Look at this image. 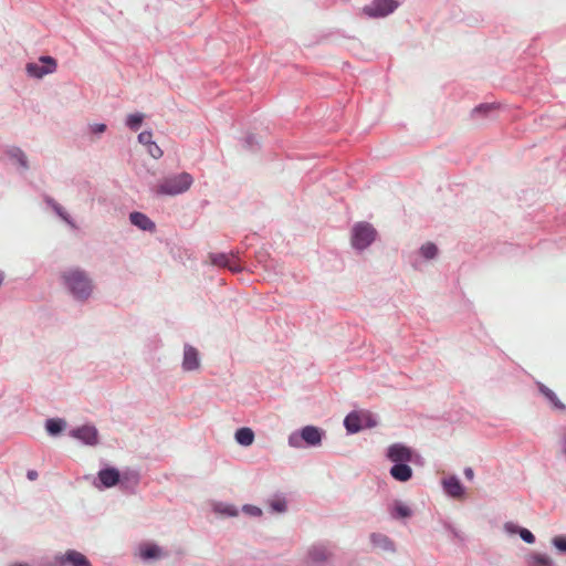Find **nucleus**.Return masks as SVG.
<instances>
[{
	"instance_id": "obj_8",
	"label": "nucleus",
	"mask_w": 566,
	"mask_h": 566,
	"mask_svg": "<svg viewBox=\"0 0 566 566\" xmlns=\"http://www.w3.org/2000/svg\"><path fill=\"white\" fill-rule=\"evenodd\" d=\"M71 434L82 440L84 443L94 446L97 443V430L92 426H83L71 432Z\"/></svg>"
},
{
	"instance_id": "obj_26",
	"label": "nucleus",
	"mask_w": 566,
	"mask_h": 566,
	"mask_svg": "<svg viewBox=\"0 0 566 566\" xmlns=\"http://www.w3.org/2000/svg\"><path fill=\"white\" fill-rule=\"evenodd\" d=\"M147 147H148V154L155 159L160 158L164 154L161 148L154 142L150 143L149 145H147Z\"/></svg>"
},
{
	"instance_id": "obj_12",
	"label": "nucleus",
	"mask_w": 566,
	"mask_h": 566,
	"mask_svg": "<svg viewBox=\"0 0 566 566\" xmlns=\"http://www.w3.org/2000/svg\"><path fill=\"white\" fill-rule=\"evenodd\" d=\"M198 350L192 346H186L184 352L182 366L186 370H195L199 367Z\"/></svg>"
},
{
	"instance_id": "obj_24",
	"label": "nucleus",
	"mask_w": 566,
	"mask_h": 566,
	"mask_svg": "<svg viewBox=\"0 0 566 566\" xmlns=\"http://www.w3.org/2000/svg\"><path fill=\"white\" fill-rule=\"evenodd\" d=\"M438 252L437 247L433 243H426L421 247V253L426 259H432Z\"/></svg>"
},
{
	"instance_id": "obj_22",
	"label": "nucleus",
	"mask_w": 566,
	"mask_h": 566,
	"mask_svg": "<svg viewBox=\"0 0 566 566\" xmlns=\"http://www.w3.org/2000/svg\"><path fill=\"white\" fill-rule=\"evenodd\" d=\"M216 512L228 515V516H235L238 514V511L234 506L228 505V504H218L216 505Z\"/></svg>"
},
{
	"instance_id": "obj_7",
	"label": "nucleus",
	"mask_w": 566,
	"mask_h": 566,
	"mask_svg": "<svg viewBox=\"0 0 566 566\" xmlns=\"http://www.w3.org/2000/svg\"><path fill=\"white\" fill-rule=\"evenodd\" d=\"M412 457V450L401 443H394L387 450V458L394 463L410 462Z\"/></svg>"
},
{
	"instance_id": "obj_28",
	"label": "nucleus",
	"mask_w": 566,
	"mask_h": 566,
	"mask_svg": "<svg viewBox=\"0 0 566 566\" xmlns=\"http://www.w3.org/2000/svg\"><path fill=\"white\" fill-rule=\"evenodd\" d=\"M144 558H153L159 555V548L157 546L147 547L142 552Z\"/></svg>"
},
{
	"instance_id": "obj_5",
	"label": "nucleus",
	"mask_w": 566,
	"mask_h": 566,
	"mask_svg": "<svg viewBox=\"0 0 566 566\" xmlns=\"http://www.w3.org/2000/svg\"><path fill=\"white\" fill-rule=\"evenodd\" d=\"M56 69V62L51 56H42L38 63H29L27 72L30 76L42 77L46 74L53 73Z\"/></svg>"
},
{
	"instance_id": "obj_19",
	"label": "nucleus",
	"mask_w": 566,
	"mask_h": 566,
	"mask_svg": "<svg viewBox=\"0 0 566 566\" xmlns=\"http://www.w3.org/2000/svg\"><path fill=\"white\" fill-rule=\"evenodd\" d=\"M235 440L241 446H251L254 440V433L250 428H240L235 432Z\"/></svg>"
},
{
	"instance_id": "obj_25",
	"label": "nucleus",
	"mask_w": 566,
	"mask_h": 566,
	"mask_svg": "<svg viewBox=\"0 0 566 566\" xmlns=\"http://www.w3.org/2000/svg\"><path fill=\"white\" fill-rule=\"evenodd\" d=\"M213 264L219 266H228L234 271V269L229 264V258L226 254H217L211 258Z\"/></svg>"
},
{
	"instance_id": "obj_41",
	"label": "nucleus",
	"mask_w": 566,
	"mask_h": 566,
	"mask_svg": "<svg viewBox=\"0 0 566 566\" xmlns=\"http://www.w3.org/2000/svg\"><path fill=\"white\" fill-rule=\"evenodd\" d=\"M12 566H28L25 564H13Z\"/></svg>"
},
{
	"instance_id": "obj_32",
	"label": "nucleus",
	"mask_w": 566,
	"mask_h": 566,
	"mask_svg": "<svg viewBox=\"0 0 566 566\" xmlns=\"http://www.w3.org/2000/svg\"><path fill=\"white\" fill-rule=\"evenodd\" d=\"M553 543L555 547L562 552H566V537L564 536H556L553 539Z\"/></svg>"
},
{
	"instance_id": "obj_20",
	"label": "nucleus",
	"mask_w": 566,
	"mask_h": 566,
	"mask_svg": "<svg viewBox=\"0 0 566 566\" xmlns=\"http://www.w3.org/2000/svg\"><path fill=\"white\" fill-rule=\"evenodd\" d=\"M65 427V422L62 419H49L45 428L50 434L60 433Z\"/></svg>"
},
{
	"instance_id": "obj_16",
	"label": "nucleus",
	"mask_w": 566,
	"mask_h": 566,
	"mask_svg": "<svg viewBox=\"0 0 566 566\" xmlns=\"http://www.w3.org/2000/svg\"><path fill=\"white\" fill-rule=\"evenodd\" d=\"M130 222L142 230H155V223L142 212H132L129 216Z\"/></svg>"
},
{
	"instance_id": "obj_33",
	"label": "nucleus",
	"mask_w": 566,
	"mask_h": 566,
	"mask_svg": "<svg viewBox=\"0 0 566 566\" xmlns=\"http://www.w3.org/2000/svg\"><path fill=\"white\" fill-rule=\"evenodd\" d=\"M395 511L400 517H408L410 515V509L406 505L399 504L395 507Z\"/></svg>"
},
{
	"instance_id": "obj_21",
	"label": "nucleus",
	"mask_w": 566,
	"mask_h": 566,
	"mask_svg": "<svg viewBox=\"0 0 566 566\" xmlns=\"http://www.w3.org/2000/svg\"><path fill=\"white\" fill-rule=\"evenodd\" d=\"M144 119L143 114H130L127 117L126 124L132 129H137Z\"/></svg>"
},
{
	"instance_id": "obj_17",
	"label": "nucleus",
	"mask_w": 566,
	"mask_h": 566,
	"mask_svg": "<svg viewBox=\"0 0 566 566\" xmlns=\"http://www.w3.org/2000/svg\"><path fill=\"white\" fill-rule=\"evenodd\" d=\"M62 560L64 563H70L73 566H91L88 559L82 553L76 551L66 552Z\"/></svg>"
},
{
	"instance_id": "obj_14",
	"label": "nucleus",
	"mask_w": 566,
	"mask_h": 566,
	"mask_svg": "<svg viewBox=\"0 0 566 566\" xmlns=\"http://www.w3.org/2000/svg\"><path fill=\"white\" fill-rule=\"evenodd\" d=\"M331 556H332V553L328 551L327 547H325L323 545L313 546L308 551L307 563L308 564L321 563V562L327 560Z\"/></svg>"
},
{
	"instance_id": "obj_3",
	"label": "nucleus",
	"mask_w": 566,
	"mask_h": 566,
	"mask_svg": "<svg viewBox=\"0 0 566 566\" xmlns=\"http://www.w3.org/2000/svg\"><path fill=\"white\" fill-rule=\"evenodd\" d=\"M323 431L314 426L304 427L300 433H292L289 437V443L293 448H301L302 441L307 446H318L322 441Z\"/></svg>"
},
{
	"instance_id": "obj_15",
	"label": "nucleus",
	"mask_w": 566,
	"mask_h": 566,
	"mask_svg": "<svg viewBox=\"0 0 566 566\" xmlns=\"http://www.w3.org/2000/svg\"><path fill=\"white\" fill-rule=\"evenodd\" d=\"M98 479L105 488H112L118 483L119 472L113 468L104 469L99 471Z\"/></svg>"
},
{
	"instance_id": "obj_31",
	"label": "nucleus",
	"mask_w": 566,
	"mask_h": 566,
	"mask_svg": "<svg viewBox=\"0 0 566 566\" xmlns=\"http://www.w3.org/2000/svg\"><path fill=\"white\" fill-rule=\"evenodd\" d=\"M344 424L348 431V433H354V412H349L345 420H344Z\"/></svg>"
},
{
	"instance_id": "obj_13",
	"label": "nucleus",
	"mask_w": 566,
	"mask_h": 566,
	"mask_svg": "<svg viewBox=\"0 0 566 566\" xmlns=\"http://www.w3.org/2000/svg\"><path fill=\"white\" fill-rule=\"evenodd\" d=\"M407 463L408 462L395 463V465L390 469V475L400 482L410 480L412 476V470Z\"/></svg>"
},
{
	"instance_id": "obj_6",
	"label": "nucleus",
	"mask_w": 566,
	"mask_h": 566,
	"mask_svg": "<svg viewBox=\"0 0 566 566\" xmlns=\"http://www.w3.org/2000/svg\"><path fill=\"white\" fill-rule=\"evenodd\" d=\"M376 239V230L368 223L356 224V249L368 247Z\"/></svg>"
},
{
	"instance_id": "obj_23",
	"label": "nucleus",
	"mask_w": 566,
	"mask_h": 566,
	"mask_svg": "<svg viewBox=\"0 0 566 566\" xmlns=\"http://www.w3.org/2000/svg\"><path fill=\"white\" fill-rule=\"evenodd\" d=\"M552 560L548 556L536 554L532 557V566H551Z\"/></svg>"
},
{
	"instance_id": "obj_37",
	"label": "nucleus",
	"mask_w": 566,
	"mask_h": 566,
	"mask_svg": "<svg viewBox=\"0 0 566 566\" xmlns=\"http://www.w3.org/2000/svg\"><path fill=\"white\" fill-rule=\"evenodd\" d=\"M464 476L468 479V480H473L474 478V472L471 468H465L464 469Z\"/></svg>"
},
{
	"instance_id": "obj_35",
	"label": "nucleus",
	"mask_w": 566,
	"mask_h": 566,
	"mask_svg": "<svg viewBox=\"0 0 566 566\" xmlns=\"http://www.w3.org/2000/svg\"><path fill=\"white\" fill-rule=\"evenodd\" d=\"M13 156L18 159L22 167L28 168L27 156L21 150L17 149Z\"/></svg>"
},
{
	"instance_id": "obj_36",
	"label": "nucleus",
	"mask_w": 566,
	"mask_h": 566,
	"mask_svg": "<svg viewBox=\"0 0 566 566\" xmlns=\"http://www.w3.org/2000/svg\"><path fill=\"white\" fill-rule=\"evenodd\" d=\"M105 129H106V125L105 124H94L92 126V132L93 133L101 134V133H104Z\"/></svg>"
},
{
	"instance_id": "obj_39",
	"label": "nucleus",
	"mask_w": 566,
	"mask_h": 566,
	"mask_svg": "<svg viewBox=\"0 0 566 566\" xmlns=\"http://www.w3.org/2000/svg\"><path fill=\"white\" fill-rule=\"evenodd\" d=\"M28 478H29L31 481L35 480V479L38 478V472H36V471H34V470H30V471L28 472Z\"/></svg>"
},
{
	"instance_id": "obj_27",
	"label": "nucleus",
	"mask_w": 566,
	"mask_h": 566,
	"mask_svg": "<svg viewBox=\"0 0 566 566\" xmlns=\"http://www.w3.org/2000/svg\"><path fill=\"white\" fill-rule=\"evenodd\" d=\"M271 507L277 513H282L286 510V502L282 499H275L271 502Z\"/></svg>"
},
{
	"instance_id": "obj_29",
	"label": "nucleus",
	"mask_w": 566,
	"mask_h": 566,
	"mask_svg": "<svg viewBox=\"0 0 566 566\" xmlns=\"http://www.w3.org/2000/svg\"><path fill=\"white\" fill-rule=\"evenodd\" d=\"M151 138H153V134L150 132H142L138 135V142L146 146L149 145L150 143H153Z\"/></svg>"
},
{
	"instance_id": "obj_9",
	"label": "nucleus",
	"mask_w": 566,
	"mask_h": 566,
	"mask_svg": "<svg viewBox=\"0 0 566 566\" xmlns=\"http://www.w3.org/2000/svg\"><path fill=\"white\" fill-rule=\"evenodd\" d=\"M442 485L448 495L453 499H463L464 488L455 476H449L442 480Z\"/></svg>"
},
{
	"instance_id": "obj_40",
	"label": "nucleus",
	"mask_w": 566,
	"mask_h": 566,
	"mask_svg": "<svg viewBox=\"0 0 566 566\" xmlns=\"http://www.w3.org/2000/svg\"><path fill=\"white\" fill-rule=\"evenodd\" d=\"M3 280H4V275L2 272H0V285L2 284Z\"/></svg>"
},
{
	"instance_id": "obj_18",
	"label": "nucleus",
	"mask_w": 566,
	"mask_h": 566,
	"mask_svg": "<svg viewBox=\"0 0 566 566\" xmlns=\"http://www.w3.org/2000/svg\"><path fill=\"white\" fill-rule=\"evenodd\" d=\"M538 389L542 395L558 410H565L566 406L558 399L556 394L543 384H538Z\"/></svg>"
},
{
	"instance_id": "obj_30",
	"label": "nucleus",
	"mask_w": 566,
	"mask_h": 566,
	"mask_svg": "<svg viewBox=\"0 0 566 566\" xmlns=\"http://www.w3.org/2000/svg\"><path fill=\"white\" fill-rule=\"evenodd\" d=\"M520 536L523 541H525L526 543L528 544H532L535 542V537L534 535L532 534V532H530L526 528H522L520 531Z\"/></svg>"
},
{
	"instance_id": "obj_1",
	"label": "nucleus",
	"mask_w": 566,
	"mask_h": 566,
	"mask_svg": "<svg viewBox=\"0 0 566 566\" xmlns=\"http://www.w3.org/2000/svg\"><path fill=\"white\" fill-rule=\"evenodd\" d=\"M62 279L76 298L85 300L92 294L93 284L84 271L80 269L69 270L63 273Z\"/></svg>"
},
{
	"instance_id": "obj_2",
	"label": "nucleus",
	"mask_w": 566,
	"mask_h": 566,
	"mask_svg": "<svg viewBox=\"0 0 566 566\" xmlns=\"http://www.w3.org/2000/svg\"><path fill=\"white\" fill-rule=\"evenodd\" d=\"M193 184V178L188 172H181L163 178L156 186V193L164 196H177L186 192Z\"/></svg>"
},
{
	"instance_id": "obj_10",
	"label": "nucleus",
	"mask_w": 566,
	"mask_h": 566,
	"mask_svg": "<svg viewBox=\"0 0 566 566\" xmlns=\"http://www.w3.org/2000/svg\"><path fill=\"white\" fill-rule=\"evenodd\" d=\"M370 542H371L373 548L378 552H382V553L395 552L394 543L386 535L371 534Z\"/></svg>"
},
{
	"instance_id": "obj_38",
	"label": "nucleus",
	"mask_w": 566,
	"mask_h": 566,
	"mask_svg": "<svg viewBox=\"0 0 566 566\" xmlns=\"http://www.w3.org/2000/svg\"><path fill=\"white\" fill-rule=\"evenodd\" d=\"M560 448H562L563 453L566 454V431L562 436Z\"/></svg>"
},
{
	"instance_id": "obj_34",
	"label": "nucleus",
	"mask_w": 566,
	"mask_h": 566,
	"mask_svg": "<svg viewBox=\"0 0 566 566\" xmlns=\"http://www.w3.org/2000/svg\"><path fill=\"white\" fill-rule=\"evenodd\" d=\"M243 511L250 515L260 516L262 514L261 509L253 505H244Z\"/></svg>"
},
{
	"instance_id": "obj_11",
	"label": "nucleus",
	"mask_w": 566,
	"mask_h": 566,
	"mask_svg": "<svg viewBox=\"0 0 566 566\" xmlns=\"http://www.w3.org/2000/svg\"><path fill=\"white\" fill-rule=\"evenodd\" d=\"M377 424L376 417L368 410L356 411V432Z\"/></svg>"
},
{
	"instance_id": "obj_4",
	"label": "nucleus",
	"mask_w": 566,
	"mask_h": 566,
	"mask_svg": "<svg viewBox=\"0 0 566 566\" xmlns=\"http://www.w3.org/2000/svg\"><path fill=\"white\" fill-rule=\"evenodd\" d=\"M398 7L396 0H374L369 6H366L363 11L371 18L386 17L394 12Z\"/></svg>"
}]
</instances>
